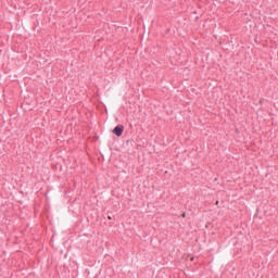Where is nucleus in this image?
<instances>
[{
	"instance_id": "f257e3e1",
	"label": "nucleus",
	"mask_w": 278,
	"mask_h": 278,
	"mask_svg": "<svg viewBox=\"0 0 278 278\" xmlns=\"http://www.w3.org/2000/svg\"><path fill=\"white\" fill-rule=\"evenodd\" d=\"M123 131H125V126L123 125H117L114 129H113V134L115 136H117V138H121V136H123Z\"/></svg>"
},
{
	"instance_id": "f03ea898",
	"label": "nucleus",
	"mask_w": 278,
	"mask_h": 278,
	"mask_svg": "<svg viewBox=\"0 0 278 278\" xmlns=\"http://www.w3.org/2000/svg\"><path fill=\"white\" fill-rule=\"evenodd\" d=\"M111 219H112V217L109 216V220H111Z\"/></svg>"
}]
</instances>
